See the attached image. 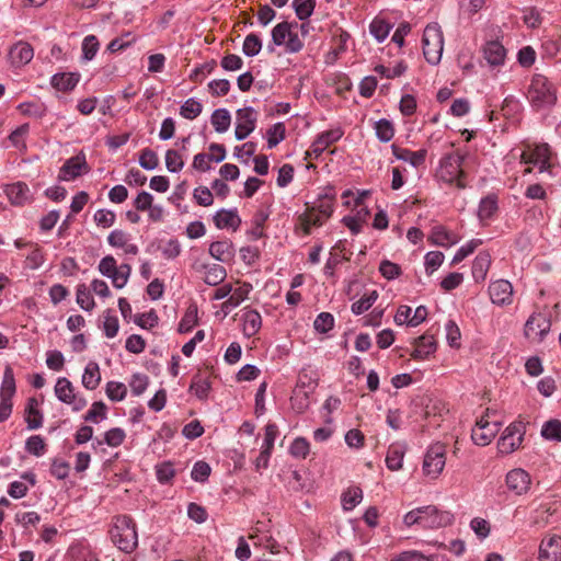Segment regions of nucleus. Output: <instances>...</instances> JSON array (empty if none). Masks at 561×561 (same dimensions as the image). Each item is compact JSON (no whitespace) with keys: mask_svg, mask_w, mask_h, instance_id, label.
<instances>
[{"mask_svg":"<svg viewBox=\"0 0 561 561\" xmlns=\"http://www.w3.org/2000/svg\"><path fill=\"white\" fill-rule=\"evenodd\" d=\"M335 196L330 191L319 195L312 204L306 203V209L298 215L295 231L309 236L313 227H321L334 211Z\"/></svg>","mask_w":561,"mask_h":561,"instance_id":"obj_1","label":"nucleus"},{"mask_svg":"<svg viewBox=\"0 0 561 561\" xmlns=\"http://www.w3.org/2000/svg\"><path fill=\"white\" fill-rule=\"evenodd\" d=\"M110 534L113 543L126 553L133 552L138 546L136 524L128 515L114 517Z\"/></svg>","mask_w":561,"mask_h":561,"instance_id":"obj_2","label":"nucleus"},{"mask_svg":"<svg viewBox=\"0 0 561 561\" xmlns=\"http://www.w3.org/2000/svg\"><path fill=\"white\" fill-rule=\"evenodd\" d=\"M528 100L536 110L550 107L557 101L556 89L548 78L536 75L528 89Z\"/></svg>","mask_w":561,"mask_h":561,"instance_id":"obj_3","label":"nucleus"},{"mask_svg":"<svg viewBox=\"0 0 561 561\" xmlns=\"http://www.w3.org/2000/svg\"><path fill=\"white\" fill-rule=\"evenodd\" d=\"M461 161L462 156L458 152L446 154L439 161V165L436 169V178L448 184L456 183L458 188L466 187Z\"/></svg>","mask_w":561,"mask_h":561,"instance_id":"obj_4","label":"nucleus"},{"mask_svg":"<svg viewBox=\"0 0 561 561\" xmlns=\"http://www.w3.org/2000/svg\"><path fill=\"white\" fill-rule=\"evenodd\" d=\"M447 447L443 443L432 444L423 455V479L437 480L446 466Z\"/></svg>","mask_w":561,"mask_h":561,"instance_id":"obj_5","label":"nucleus"},{"mask_svg":"<svg viewBox=\"0 0 561 561\" xmlns=\"http://www.w3.org/2000/svg\"><path fill=\"white\" fill-rule=\"evenodd\" d=\"M444 49V37L440 26L431 23L423 30V57L432 65L440 61Z\"/></svg>","mask_w":561,"mask_h":561,"instance_id":"obj_6","label":"nucleus"},{"mask_svg":"<svg viewBox=\"0 0 561 561\" xmlns=\"http://www.w3.org/2000/svg\"><path fill=\"white\" fill-rule=\"evenodd\" d=\"M55 394L59 401L71 405L72 410L78 412L85 408L87 400L75 392V387L66 377H59L55 385Z\"/></svg>","mask_w":561,"mask_h":561,"instance_id":"obj_7","label":"nucleus"},{"mask_svg":"<svg viewBox=\"0 0 561 561\" xmlns=\"http://www.w3.org/2000/svg\"><path fill=\"white\" fill-rule=\"evenodd\" d=\"M550 318L542 312L533 313L525 323L524 334L530 342L539 343L550 331Z\"/></svg>","mask_w":561,"mask_h":561,"instance_id":"obj_8","label":"nucleus"},{"mask_svg":"<svg viewBox=\"0 0 561 561\" xmlns=\"http://www.w3.org/2000/svg\"><path fill=\"white\" fill-rule=\"evenodd\" d=\"M550 148L547 144L531 146L525 145V149L520 153V162L525 164H539L540 172L547 171L551 164Z\"/></svg>","mask_w":561,"mask_h":561,"instance_id":"obj_9","label":"nucleus"},{"mask_svg":"<svg viewBox=\"0 0 561 561\" xmlns=\"http://www.w3.org/2000/svg\"><path fill=\"white\" fill-rule=\"evenodd\" d=\"M524 433L522 423L510 424L497 442L499 453L508 455L515 451L523 442Z\"/></svg>","mask_w":561,"mask_h":561,"instance_id":"obj_10","label":"nucleus"},{"mask_svg":"<svg viewBox=\"0 0 561 561\" xmlns=\"http://www.w3.org/2000/svg\"><path fill=\"white\" fill-rule=\"evenodd\" d=\"M257 121V113L254 108L247 106L239 108L236 113L234 136L237 140L245 139L254 129Z\"/></svg>","mask_w":561,"mask_h":561,"instance_id":"obj_11","label":"nucleus"},{"mask_svg":"<svg viewBox=\"0 0 561 561\" xmlns=\"http://www.w3.org/2000/svg\"><path fill=\"white\" fill-rule=\"evenodd\" d=\"M500 431L497 422H490L485 416L477 421L476 426L472 428L471 438L476 445H489Z\"/></svg>","mask_w":561,"mask_h":561,"instance_id":"obj_12","label":"nucleus"},{"mask_svg":"<svg viewBox=\"0 0 561 561\" xmlns=\"http://www.w3.org/2000/svg\"><path fill=\"white\" fill-rule=\"evenodd\" d=\"M453 523V515L434 505L423 507V527L437 529L446 527Z\"/></svg>","mask_w":561,"mask_h":561,"instance_id":"obj_13","label":"nucleus"},{"mask_svg":"<svg viewBox=\"0 0 561 561\" xmlns=\"http://www.w3.org/2000/svg\"><path fill=\"white\" fill-rule=\"evenodd\" d=\"M89 170L84 154H77L69 158L64 163L59 171L58 179L60 181H71L83 173H88Z\"/></svg>","mask_w":561,"mask_h":561,"instance_id":"obj_14","label":"nucleus"},{"mask_svg":"<svg viewBox=\"0 0 561 561\" xmlns=\"http://www.w3.org/2000/svg\"><path fill=\"white\" fill-rule=\"evenodd\" d=\"M489 295L493 304L511 305L513 301V286L505 279L495 280L489 286Z\"/></svg>","mask_w":561,"mask_h":561,"instance_id":"obj_15","label":"nucleus"},{"mask_svg":"<svg viewBox=\"0 0 561 561\" xmlns=\"http://www.w3.org/2000/svg\"><path fill=\"white\" fill-rule=\"evenodd\" d=\"M530 476L523 469H514L506 474V485L508 490L517 495L527 493L530 489Z\"/></svg>","mask_w":561,"mask_h":561,"instance_id":"obj_16","label":"nucleus"},{"mask_svg":"<svg viewBox=\"0 0 561 561\" xmlns=\"http://www.w3.org/2000/svg\"><path fill=\"white\" fill-rule=\"evenodd\" d=\"M539 559L541 561H561V537L549 536L543 539L539 547Z\"/></svg>","mask_w":561,"mask_h":561,"instance_id":"obj_17","label":"nucleus"},{"mask_svg":"<svg viewBox=\"0 0 561 561\" xmlns=\"http://www.w3.org/2000/svg\"><path fill=\"white\" fill-rule=\"evenodd\" d=\"M446 407L440 399L428 398L427 403L423 407V419L428 420V426L438 427Z\"/></svg>","mask_w":561,"mask_h":561,"instance_id":"obj_18","label":"nucleus"},{"mask_svg":"<svg viewBox=\"0 0 561 561\" xmlns=\"http://www.w3.org/2000/svg\"><path fill=\"white\" fill-rule=\"evenodd\" d=\"M343 136V131L341 129H331L320 134L317 139L313 141L310 151L307 153L309 156L313 154L318 158L330 145L337 141Z\"/></svg>","mask_w":561,"mask_h":561,"instance_id":"obj_19","label":"nucleus"},{"mask_svg":"<svg viewBox=\"0 0 561 561\" xmlns=\"http://www.w3.org/2000/svg\"><path fill=\"white\" fill-rule=\"evenodd\" d=\"M241 321L243 334L248 337L254 336L261 330L262 318L259 311L254 309L244 308Z\"/></svg>","mask_w":561,"mask_h":561,"instance_id":"obj_20","label":"nucleus"},{"mask_svg":"<svg viewBox=\"0 0 561 561\" xmlns=\"http://www.w3.org/2000/svg\"><path fill=\"white\" fill-rule=\"evenodd\" d=\"M107 242L113 248L123 249L126 254L138 253V247L130 242V236L123 230H113L107 237Z\"/></svg>","mask_w":561,"mask_h":561,"instance_id":"obj_21","label":"nucleus"},{"mask_svg":"<svg viewBox=\"0 0 561 561\" xmlns=\"http://www.w3.org/2000/svg\"><path fill=\"white\" fill-rule=\"evenodd\" d=\"M5 194L13 205L22 206L31 201L28 186L23 182H16L5 187Z\"/></svg>","mask_w":561,"mask_h":561,"instance_id":"obj_22","label":"nucleus"},{"mask_svg":"<svg viewBox=\"0 0 561 561\" xmlns=\"http://www.w3.org/2000/svg\"><path fill=\"white\" fill-rule=\"evenodd\" d=\"M34 56L32 46L27 43L20 42L10 49V59L12 65L16 67L28 64Z\"/></svg>","mask_w":561,"mask_h":561,"instance_id":"obj_23","label":"nucleus"},{"mask_svg":"<svg viewBox=\"0 0 561 561\" xmlns=\"http://www.w3.org/2000/svg\"><path fill=\"white\" fill-rule=\"evenodd\" d=\"M483 55L490 66H500L504 62L506 50L500 42L492 41L485 44Z\"/></svg>","mask_w":561,"mask_h":561,"instance_id":"obj_24","label":"nucleus"},{"mask_svg":"<svg viewBox=\"0 0 561 561\" xmlns=\"http://www.w3.org/2000/svg\"><path fill=\"white\" fill-rule=\"evenodd\" d=\"M421 307H417L414 311L411 307L402 305L398 308L397 313L394 316V322L398 325L407 324L409 327H417L421 324V318L419 317V311Z\"/></svg>","mask_w":561,"mask_h":561,"instance_id":"obj_25","label":"nucleus"},{"mask_svg":"<svg viewBox=\"0 0 561 561\" xmlns=\"http://www.w3.org/2000/svg\"><path fill=\"white\" fill-rule=\"evenodd\" d=\"M427 239L434 245L446 248L456 244L459 240L456 234L447 231L442 226L434 227Z\"/></svg>","mask_w":561,"mask_h":561,"instance_id":"obj_26","label":"nucleus"},{"mask_svg":"<svg viewBox=\"0 0 561 561\" xmlns=\"http://www.w3.org/2000/svg\"><path fill=\"white\" fill-rule=\"evenodd\" d=\"M80 80L78 72L56 73L51 78V85L58 91L67 92L75 89Z\"/></svg>","mask_w":561,"mask_h":561,"instance_id":"obj_27","label":"nucleus"},{"mask_svg":"<svg viewBox=\"0 0 561 561\" xmlns=\"http://www.w3.org/2000/svg\"><path fill=\"white\" fill-rule=\"evenodd\" d=\"M491 265V255L488 252H480L472 264V277L476 282H483Z\"/></svg>","mask_w":561,"mask_h":561,"instance_id":"obj_28","label":"nucleus"},{"mask_svg":"<svg viewBox=\"0 0 561 561\" xmlns=\"http://www.w3.org/2000/svg\"><path fill=\"white\" fill-rule=\"evenodd\" d=\"M252 290V285L244 283L238 288H232L230 297L222 304V309L230 311L243 302Z\"/></svg>","mask_w":561,"mask_h":561,"instance_id":"obj_29","label":"nucleus"},{"mask_svg":"<svg viewBox=\"0 0 561 561\" xmlns=\"http://www.w3.org/2000/svg\"><path fill=\"white\" fill-rule=\"evenodd\" d=\"M101 382V373L98 363L90 362L87 364L83 375L82 385L88 390H94Z\"/></svg>","mask_w":561,"mask_h":561,"instance_id":"obj_30","label":"nucleus"},{"mask_svg":"<svg viewBox=\"0 0 561 561\" xmlns=\"http://www.w3.org/2000/svg\"><path fill=\"white\" fill-rule=\"evenodd\" d=\"M214 221H215L216 227L219 229H224V228L237 229L241 222V219L238 216L237 211L221 209L215 215Z\"/></svg>","mask_w":561,"mask_h":561,"instance_id":"obj_31","label":"nucleus"},{"mask_svg":"<svg viewBox=\"0 0 561 561\" xmlns=\"http://www.w3.org/2000/svg\"><path fill=\"white\" fill-rule=\"evenodd\" d=\"M204 272V282L209 286H217L227 276L226 268L219 264L211 265H203Z\"/></svg>","mask_w":561,"mask_h":561,"instance_id":"obj_32","label":"nucleus"},{"mask_svg":"<svg viewBox=\"0 0 561 561\" xmlns=\"http://www.w3.org/2000/svg\"><path fill=\"white\" fill-rule=\"evenodd\" d=\"M37 400L35 398L28 399L26 407V416L25 422L27 423V427L30 430H36L42 426L43 415L37 409Z\"/></svg>","mask_w":561,"mask_h":561,"instance_id":"obj_33","label":"nucleus"},{"mask_svg":"<svg viewBox=\"0 0 561 561\" xmlns=\"http://www.w3.org/2000/svg\"><path fill=\"white\" fill-rule=\"evenodd\" d=\"M211 125L217 133H225L229 129L231 123V116L228 110L218 108L215 110L210 117Z\"/></svg>","mask_w":561,"mask_h":561,"instance_id":"obj_34","label":"nucleus"},{"mask_svg":"<svg viewBox=\"0 0 561 561\" xmlns=\"http://www.w3.org/2000/svg\"><path fill=\"white\" fill-rule=\"evenodd\" d=\"M210 381L208 378L203 377L201 374H197L193 377L190 392L194 393L198 399L205 400L208 397L210 390Z\"/></svg>","mask_w":561,"mask_h":561,"instance_id":"obj_35","label":"nucleus"},{"mask_svg":"<svg viewBox=\"0 0 561 561\" xmlns=\"http://www.w3.org/2000/svg\"><path fill=\"white\" fill-rule=\"evenodd\" d=\"M309 390L306 389H294L290 398L291 407L297 413H304L310 405Z\"/></svg>","mask_w":561,"mask_h":561,"instance_id":"obj_36","label":"nucleus"},{"mask_svg":"<svg viewBox=\"0 0 561 561\" xmlns=\"http://www.w3.org/2000/svg\"><path fill=\"white\" fill-rule=\"evenodd\" d=\"M15 393L14 374L10 366H7L3 373V379L0 389V399H11Z\"/></svg>","mask_w":561,"mask_h":561,"instance_id":"obj_37","label":"nucleus"},{"mask_svg":"<svg viewBox=\"0 0 561 561\" xmlns=\"http://www.w3.org/2000/svg\"><path fill=\"white\" fill-rule=\"evenodd\" d=\"M203 105L194 98L187 99L180 107V115L185 119H195L201 115Z\"/></svg>","mask_w":561,"mask_h":561,"instance_id":"obj_38","label":"nucleus"},{"mask_svg":"<svg viewBox=\"0 0 561 561\" xmlns=\"http://www.w3.org/2000/svg\"><path fill=\"white\" fill-rule=\"evenodd\" d=\"M404 450L400 445H391L388 449L386 463L390 470H399L402 467Z\"/></svg>","mask_w":561,"mask_h":561,"instance_id":"obj_39","label":"nucleus"},{"mask_svg":"<svg viewBox=\"0 0 561 561\" xmlns=\"http://www.w3.org/2000/svg\"><path fill=\"white\" fill-rule=\"evenodd\" d=\"M209 254L220 262H226L231 256V244L227 241L213 242L209 245Z\"/></svg>","mask_w":561,"mask_h":561,"instance_id":"obj_40","label":"nucleus"},{"mask_svg":"<svg viewBox=\"0 0 561 561\" xmlns=\"http://www.w3.org/2000/svg\"><path fill=\"white\" fill-rule=\"evenodd\" d=\"M197 307L191 305L179 323V332L187 333L197 324Z\"/></svg>","mask_w":561,"mask_h":561,"instance_id":"obj_41","label":"nucleus"},{"mask_svg":"<svg viewBox=\"0 0 561 561\" xmlns=\"http://www.w3.org/2000/svg\"><path fill=\"white\" fill-rule=\"evenodd\" d=\"M363 499V491L358 486L348 488L342 495V504L344 510H353Z\"/></svg>","mask_w":561,"mask_h":561,"instance_id":"obj_42","label":"nucleus"},{"mask_svg":"<svg viewBox=\"0 0 561 561\" xmlns=\"http://www.w3.org/2000/svg\"><path fill=\"white\" fill-rule=\"evenodd\" d=\"M317 385L318 379L316 373L309 369H302L299 373L295 389H306L309 390V392H313Z\"/></svg>","mask_w":561,"mask_h":561,"instance_id":"obj_43","label":"nucleus"},{"mask_svg":"<svg viewBox=\"0 0 561 561\" xmlns=\"http://www.w3.org/2000/svg\"><path fill=\"white\" fill-rule=\"evenodd\" d=\"M375 130H376V136L382 142L390 141L394 135V128H393L391 122H389L386 118H381L375 123Z\"/></svg>","mask_w":561,"mask_h":561,"instance_id":"obj_44","label":"nucleus"},{"mask_svg":"<svg viewBox=\"0 0 561 561\" xmlns=\"http://www.w3.org/2000/svg\"><path fill=\"white\" fill-rule=\"evenodd\" d=\"M291 33V24L282 22L275 25L272 30V41L275 45H284Z\"/></svg>","mask_w":561,"mask_h":561,"instance_id":"obj_45","label":"nucleus"},{"mask_svg":"<svg viewBox=\"0 0 561 561\" xmlns=\"http://www.w3.org/2000/svg\"><path fill=\"white\" fill-rule=\"evenodd\" d=\"M28 130H30L28 124H23V125L19 126L16 129H14L9 136V140L11 141L12 146L19 150H25L26 149L25 138L28 134Z\"/></svg>","mask_w":561,"mask_h":561,"instance_id":"obj_46","label":"nucleus"},{"mask_svg":"<svg viewBox=\"0 0 561 561\" xmlns=\"http://www.w3.org/2000/svg\"><path fill=\"white\" fill-rule=\"evenodd\" d=\"M369 30H370V33L371 35L378 41V42H382L383 39L387 38V36L389 35V32L391 30V26L390 24H388L386 21H383L382 19H378L376 18L375 20H373V22L370 23V26H369Z\"/></svg>","mask_w":561,"mask_h":561,"instance_id":"obj_47","label":"nucleus"},{"mask_svg":"<svg viewBox=\"0 0 561 561\" xmlns=\"http://www.w3.org/2000/svg\"><path fill=\"white\" fill-rule=\"evenodd\" d=\"M541 435L546 439L561 442V422L559 420L546 422L541 428Z\"/></svg>","mask_w":561,"mask_h":561,"instance_id":"obj_48","label":"nucleus"},{"mask_svg":"<svg viewBox=\"0 0 561 561\" xmlns=\"http://www.w3.org/2000/svg\"><path fill=\"white\" fill-rule=\"evenodd\" d=\"M165 167L169 172H180L184 167V160L179 151L169 149L165 152Z\"/></svg>","mask_w":561,"mask_h":561,"instance_id":"obj_49","label":"nucleus"},{"mask_svg":"<svg viewBox=\"0 0 561 561\" xmlns=\"http://www.w3.org/2000/svg\"><path fill=\"white\" fill-rule=\"evenodd\" d=\"M261 49H262V42L256 34L251 33L245 36L243 46H242V50H243L244 55H247L249 57H254L260 53Z\"/></svg>","mask_w":561,"mask_h":561,"instance_id":"obj_50","label":"nucleus"},{"mask_svg":"<svg viewBox=\"0 0 561 561\" xmlns=\"http://www.w3.org/2000/svg\"><path fill=\"white\" fill-rule=\"evenodd\" d=\"M106 396L112 401H122L127 394V388L123 382L108 381L105 388Z\"/></svg>","mask_w":561,"mask_h":561,"instance_id":"obj_51","label":"nucleus"},{"mask_svg":"<svg viewBox=\"0 0 561 561\" xmlns=\"http://www.w3.org/2000/svg\"><path fill=\"white\" fill-rule=\"evenodd\" d=\"M444 254L440 251H431L426 253L425 259V272L427 275H432L444 262Z\"/></svg>","mask_w":561,"mask_h":561,"instance_id":"obj_52","label":"nucleus"},{"mask_svg":"<svg viewBox=\"0 0 561 561\" xmlns=\"http://www.w3.org/2000/svg\"><path fill=\"white\" fill-rule=\"evenodd\" d=\"M139 164L145 170H154L159 164L158 154L150 148H145L139 154Z\"/></svg>","mask_w":561,"mask_h":561,"instance_id":"obj_53","label":"nucleus"},{"mask_svg":"<svg viewBox=\"0 0 561 561\" xmlns=\"http://www.w3.org/2000/svg\"><path fill=\"white\" fill-rule=\"evenodd\" d=\"M378 295L377 291L373 290L370 294L363 296L359 300L353 302L352 312L354 314H362L368 310L376 301Z\"/></svg>","mask_w":561,"mask_h":561,"instance_id":"obj_54","label":"nucleus"},{"mask_svg":"<svg viewBox=\"0 0 561 561\" xmlns=\"http://www.w3.org/2000/svg\"><path fill=\"white\" fill-rule=\"evenodd\" d=\"M99 41L94 35H88L82 42V57L84 60H92L99 50Z\"/></svg>","mask_w":561,"mask_h":561,"instance_id":"obj_55","label":"nucleus"},{"mask_svg":"<svg viewBox=\"0 0 561 561\" xmlns=\"http://www.w3.org/2000/svg\"><path fill=\"white\" fill-rule=\"evenodd\" d=\"M106 419V405L102 401L92 403L90 410L84 415L88 422L99 423L101 420Z\"/></svg>","mask_w":561,"mask_h":561,"instance_id":"obj_56","label":"nucleus"},{"mask_svg":"<svg viewBox=\"0 0 561 561\" xmlns=\"http://www.w3.org/2000/svg\"><path fill=\"white\" fill-rule=\"evenodd\" d=\"M103 318H104L103 329H104L105 335L110 339L116 336L118 329H119L117 317L114 316L111 310H106L104 312Z\"/></svg>","mask_w":561,"mask_h":561,"instance_id":"obj_57","label":"nucleus"},{"mask_svg":"<svg viewBox=\"0 0 561 561\" xmlns=\"http://www.w3.org/2000/svg\"><path fill=\"white\" fill-rule=\"evenodd\" d=\"M77 304L87 311L94 308L93 297L85 285H79L77 288Z\"/></svg>","mask_w":561,"mask_h":561,"instance_id":"obj_58","label":"nucleus"},{"mask_svg":"<svg viewBox=\"0 0 561 561\" xmlns=\"http://www.w3.org/2000/svg\"><path fill=\"white\" fill-rule=\"evenodd\" d=\"M333 325L334 318L329 312H321L320 314L317 316L313 322L314 330L319 333L329 332L330 330H332Z\"/></svg>","mask_w":561,"mask_h":561,"instance_id":"obj_59","label":"nucleus"},{"mask_svg":"<svg viewBox=\"0 0 561 561\" xmlns=\"http://www.w3.org/2000/svg\"><path fill=\"white\" fill-rule=\"evenodd\" d=\"M497 209L496 201L493 197L483 198L480 202L478 215L481 220L490 219Z\"/></svg>","mask_w":561,"mask_h":561,"instance_id":"obj_60","label":"nucleus"},{"mask_svg":"<svg viewBox=\"0 0 561 561\" xmlns=\"http://www.w3.org/2000/svg\"><path fill=\"white\" fill-rule=\"evenodd\" d=\"M482 241L480 239H472L469 242H467L465 245L458 249L456 254L453 257L451 264H457L465 260L469 254H471L480 244Z\"/></svg>","mask_w":561,"mask_h":561,"instance_id":"obj_61","label":"nucleus"},{"mask_svg":"<svg viewBox=\"0 0 561 561\" xmlns=\"http://www.w3.org/2000/svg\"><path fill=\"white\" fill-rule=\"evenodd\" d=\"M446 340L451 347H460L461 333L460 329L454 321H448L445 327Z\"/></svg>","mask_w":561,"mask_h":561,"instance_id":"obj_62","label":"nucleus"},{"mask_svg":"<svg viewBox=\"0 0 561 561\" xmlns=\"http://www.w3.org/2000/svg\"><path fill=\"white\" fill-rule=\"evenodd\" d=\"M293 5L296 15L298 16L299 20L302 21L308 19L312 14L316 7V2L314 0H304L299 2H293Z\"/></svg>","mask_w":561,"mask_h":561,"instance_id":"obj_63","label":"nucleus"},{"mask_svg":"<svg viewBox=\"0 0 561 561\" xmlns=\"http://www.w3.org/2000/svg\"><path fill=\"white\" fill-rule=\"evenodd\" d=\"M149 383V379L146 375L142 374H134L129 381V387L134 396L142 394Z\"/></svg>","mask_w":561,"mask_h":561,"instance_id":"obj_64","label":"nucleus"}]
</instances>
